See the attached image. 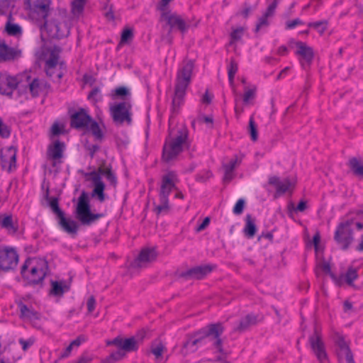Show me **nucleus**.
Here are the masks:
<instances>
[{
  "label": "nucleus",
  "instance_id": "f257e3e1",
  "mask_svg": "<svg viewBox=\"0 0 363 363\" xmlns=\"http://www.w3.org/2000/svg\"><path fill=\"white\" fill-rule=\"evenodd\" d=\"M223 331L224 327L221 323L208 324L195 333V338L186 340L184 343L183 347L189 348L191 352H195L196 350V348H194L195 346L198 345L206 346L211 344L213 348L216 349L218 352L225 354L223 348V340L220 337Z\"/></svg>",
  "mask_w": 363,
  "mask_h": 363
},
{
  "label": "nucleus",
  "instance_id": "f03ea898",
  "mask_svg": "<svg viewBox=\"0 0 363 363\" xmlns=\"http://www.w3.org/2000/svg\"><path fill=\"white\" fill-rule=\"evenodd\" d=\"M194 67L193 61L187 60L183 62L177 71L172 99V111L175 113H178L180 106L184 102L186 89L191 82Z\"/></svg>",
  "mask_w": 363,
  "mask_h": 363
},
{
  "label": "nucleus",
  "instance_id": "7ed1b4c3",
  "mask_svg": "<svg viewBox=\"0 0 363 363\" xmlns=\"http://www.w3.org/2000/svg\"><path fill=\"white\" fill-rule=\"evenodd\" d=\"M189 147L188 130L182 127L177 130L175 137L166 139L162 148V160L166 163L174 161L184 148L189 149Z\"/></svg>",
  "mask_w": 363,
  "mask_h": 363
},
{
  "label": "nucleus",
  "instance_id": "20e7f679",
  "mask_svg": "<svg viewBox=\"0 0 363 363\" xmlns=\"http://www.w3.org/2000/svg\"><path fill=\"white\" fill-rule=\"evenodd\" d=\"M177 174L174 172H169L162 177V183L159 192L158 205H155L154 211L157 215L167 214L169 213L170 206L169 203V195L173 189H176Z\"/></svg>",
  "mask_w": 363,
  "mask_h": 363
},
{
  "label": "nucleus",
  "instance_id": "39448f33",
  "mask_svg": "<svg viewBox=\"0 0 363 363\" xmlns=\"http://www.w3.org/2000/svg\"><path fill=\"white\" fill-rule=\"evenodd\" d=\"M50 19L44 22V26L51 38L61 39L69 34V18L62 13L51 14Z\"/></svg>",
  "mask_w": 363,
  "mask_h": 363
},
{
  "label": "nucleus",
  "instance_id": "423d86ee",
  "mask_svg": "<svg viewBox=\"0 0 363 363\" xmlns=\"http://www.w3.org/2000/svg\"><path fill=\"white\" fill-rule=\"evenodd\" d=\"M103 216L101 213H93L91 211L88 194L83 191L78 198L75 217L82 225H91Z\"/></svg>",
  "mask_w": 363,
  "mask_h": 363
},
{
  "label": "nucleus",
  "instance_id": "0eeeda50",
  "mask_svg": "<svg viewBox=\"0 0 363 363\" xmlns=\"http://www.w3.org/2000/svg\"><path fill=\"white\" fill-rule=\"evenodd\" d=\"M132 105L129 100L116 103L110 107V113L113 121L116 125L132 123Z\"/></svg>",
  "mask_w": 363,
  "mask_h": 363
},
{
  "label": "nucleus",
  "instance_id": "6e6552de",
  "mask_svg": "<svg viewBox=\"0 0 363 363\" xmlns=\"http://www.w3.org/2000/svg\"><path fill=\"white\" fill-rule=\"evenodd\" d=\"M50 206L53 213L57 215L59 219L58 223L61 228L67 233L75 236L77 233L79 225L74 220L65 218L64 212L59 207L58 199L56 197L51 198Z\"/></svg>",
  "mask_w": 363,
  "mask_h": 363
},
{
  "label": "nucleus",
  "instance_id": "1a4fd4ad",
  "mask_svg": "<svg viewBox=\"0 0 363 363\" xmlns=\"http://www.w3.org/2000/svg\"><path fill=\"white\" fill-rule=\"evenodd\" d=\"M352 219L339 223L334 235V240L344 250H347L353 240Z\"/></svg>",
  "mask_w": 363,
  "mask_h": 363
},
{
  "label": "nucleus",
  "instance_id": "9d476101",
  "mask_svg": "<svg viewBox=\"0 0 363 363\" xmlns=\"http://www.w3.org/2000/svg\"><path fill=\"white\" fill-rule=\"evenodd\" d=\"M29 14L38 21L45 22L50 13V0H27Z\"/></svg>",
  "mask_w": 363,
  "mask_h": 363
},
{
  "label": "nucleus",
  "instance_id": "9b49d317",
  "mask_svg": "<svg viewBox=\"0 0 363 363\" xmlns=\"http://www.w3.org/2000/svg\"><path fill=\"white\" fill-rule=\"evenodd\" d=\"M19 260V255L14 247L0 246V269L9 272L16 269Z\"/></svg>",
  "mask_w": 363,
  "mask_h": 363
},
{
  "label": "nucleus",
  "instance_id": "f8f14e48",
  "mask_svg": "<svg viewBox=\"0 0 363 363\" xmlns=\"http://www.w3.org/2000/svg\"><path fill=\"white\" fill-rule=\"evenodd\" d=\"M31 259H27L21 269V274L24 279L27 281V284L30 285H36L41 283L45 277V271L43 267L34 266L32 267L30 271L28 272V268L31 264Z\"/></svg>",
  "mask_w": 363,
  "mask_h": 363
},
{
  "label": "nucleus",
  "instance_id": "ddd939ff",
  "mask_svg": "<svg viewBox=\"0 0 363 363\" xmlns=\"http://www.w3.org/2000/svg\"><path fill=\"white\" fill-rule=\"evenodd\" d=\"M49 87L50 85L43 80L38 78L31 79V77L28 75H21V82L20 84V92H27L29 90L33 97H37L40 95L43 88Z\"/></svg>",
  "mask_w": 363,
  "mask_h": 363
},
{
  "label": "nucleus",
  "instance_id": "4468645a",
  "mask_svg": "<svg viewBox=\"0 0 363 363\" xmlns=\"http://www.w3.org/2000/svg\"><path fill=\"white\" fill-rule=\"evenodd\" d=\"M21 82V76L13 77L7 72H0V94L11 97L14 90L20 92Z\"/></svg>",
  "mask_w": 363,
  "mask_h": 363
},
{
  "label": "nucleus",
  "instance_id": "2eb2a0df",
  "mask_svg": "<svg viewBox=\"0 0 363 363\" xmlns=\"http://www.w3.org/2000/svg\"><path fill=\"white\" fill-rule=\"evenodd\" d=\"M162 12L161 19L164 21L166 24L169 26V33L174 30H178L181 33H184L187 30L189 25L181 16L176 13L166 11V10Z\"/></svg>",
  "mask_w": 363,
  "mask_h": 363
},
{
  "label": "nucleus",
  "instance_id": "dca6fc26",
  "mask_svg": "<svg viewBox=\"0 0 363 363\" xmlns=\"http://www.w3.org/2000/svg\"><path fill=\"white\" fill-rule=\"evenodd\" d=\"M309 342L317 359L320 363H323L327 359V354L321 334L316 326L314 328L313 334L309 337Z\"/></svg>",
  "mask_w": 363,
  "mask_h": 363
},
{
  "label": "nucleus",
  "instance_id": "f3484780",
  "mask_svg": "<svg viewBox=\"0 0 363 363\" xmlns=\"http://www.w3.org/2000/svg\"><path fill=\"white\" fill-rule=\"evenodd\" d=\"M91 119V116L84 108H80L70 115V126L79 130L85 129L88 128Z\"/></svg>",
  "mask_w": 363,
  "mask_h": 363
},
{
  "label": "nucleus",
  "instance_id": "a211bd4d",
  "mask_svg": "<svg viewBox=\"0 0 363 363\" xmlns=\"http://www.w3.org/2000/svg\"><path fill=\"white\" fill-rule=\"evenodd\" d=\"M107 345H113L123 352H130L136 351L138 349V342L134 337L123 339L121 337H116L111 341H108Z\"/></svg>",
  "mask_w": 363,
  "mask_h": 363
},
{
  "label": "nucleus",
  "instance_id": "6ab92c4d",
  "mask_svg": "<svg viewBox=\"0 0 363 363\" xmlns=\"http://www.w3.org/2000/svg\"><path fill=\"white\" fill-rule=\"evenodd\" d=\"M157 257V252L155 249L145 248L140 251L136 259L132 262L133 267H143L147 263L153 262Z\"/></svg>",
  "mask_w": 363,
  "mask_h": 363
},
{
  "label": "nucleus",
  "instance_id": "aec40b11",
  "mask_svg": "<svg viewBox=\"0 0 363 363\" xmlns=\"http://www.w3.org/2000/svg\"><path fill=\"white\" fill-rule=\"evenodd\" d=\"M89 176L91 177V179L94 184V189L91 192V196H96L100 202H104L105 201V184L102 182L101 177H100L99 174H97L95 171L90 172Z\"/></svg>",
  "mask_w": 363,
  "mask_h": 363
},
{
  "label": "nucleus",
  "instance_id": "412c9836",
  "mask_svg": "<svg viewBox=\"0 0 363 363\" xmlns=\"http://www.w3.org/2000/svg\"><path fill=\"white\" fill-rule=\"evenodd\" d=\"M213 270V267L209 264L197 266L183 272L182 276L185 278L201 279Z\"/></svg>",
  "mask_w": 363,
  "mask_h": 363
},
{
  "label": "nucleus",
  "instance_id": "4be33fe9",
  "mask_svg": "<svg viewBox=\"0 0 363 363\" xmlns=\"http://www.w3.org/2000/svg\"><path fill=\"white\" fill-rule=\"evenodd\" d=\"M1 162L2 168L10 172L12 167L16 166V150L13 147H9L4 152H1Z\"/></svg>",
  "mask_w": 363,
  "mask_h": 363
},
{
  "label": "nucleus",
  "instance_id": "5701e85b",
  "mask_svg": "<svg viewBox=\"0 0 363 363\" xmlns=\"http://www.w3.org/2000/svg\"><path fill=\"white\" fill-rule=\"evenodd\" d=\"M295 45L297 48L295 54L300 56L307 63L311 64L314 57L313 48L301 41L296 42Z\"/></svg>",
  "mask_w": 363,
  "mask_h": 363
},
{
  "label": "nucleus",
  "instance_id": "b1692460",
  "mask_svg": "<svg viewBox=\"0 0 363 363\" xmlns=\"http://www.w3.org/2000/svg\"><path fill=\"white\" fill-rule=\"evenodd\" d=\"M62 52V48L57 45L53 46L50 50V55L48 60L45 61V66L48 67L49 68H55L58 64V60L60 58V54ZM60 67L61 69L65 68V62L62 61L59 62Z\"/></svg>",
  "mask_w": 363,
  "mask_h": 363
},
{
  "label": "nucleus",
  "instance_id": "393cba45",
  "mask_svg": "<svg viewBox=\"0 0 363 363\" xmlns=\"http://www.w3.org/2000/svg\"><path fill=\"white\" fill-rule=\"evenodd\" d=\"M65 149V143L60 140H56L53 143L52 145L49 146L48 149V156L52 160H60L63 157Z\"/></svg>",
  "mask_w": 363,
  "mask_h": 363
},
{
  "label": "nucleus",
  "instance_id": "a878e982",
  "mask_svg": "<svg viewBox=\"0 0 363 363\" xmlns=\"http://www.w3.org/2000/svg\"><path fill=\"white\" fill-rule=\"evenodd\" d=\"M269 184L275 186L277 193L281 194L286 192L292 186V183L289 178H285L283 181H280L279 178L276 176L269 177Z\"/></svg>",
  "mask_w": 363,
  "mask_h": 363
},
{
  "label": "nucleus",
  "instance_id": "bb28decb",
  "mask_svg": "<svg viewBox=\"0 0 363 363\" xmlns=\"http://www.w3.org/2000/svg\"><path fill=\"white\" fill-rule=\"evenodd\" d=\"M257 318L254 314H248L242 318L238 324V325L234 328V331L238 333H243L248 330L252 325L257 323Z\"/></svg>",
  "mask_w": 363,
  "mask_h": 363
},
{
  "label": "nucleus",
  "instance_id": "cd10ccee",
  "mask_svg": "<svg viewBox=\"0 0 363 363\" xmlns=\"http://www.w3.org/2000/svg\"><path fill=\"white\" fill-rule=\"evenodd\" d=\"M18 308L20 310V318L23 319L28 320H37L39 318V314L37 311L33 309V308H28L23 302L18 303Z\"/></svg>",
  "mask_w": 363,
  "mask_h": 363
},
{
  "label": "nucleus",
  "instance_id": "c85d7f7f",
  "mask_svg": "<svg viewBox=\"0 0 363 363\" xmlns=\"http://www.w3.org/2000/svg\"><path fill=\"white\" fill-rule=\"evenodd\" d=\"M0 225L1 228L7 230L10 234H15L18 231V225L13 222L11 215H3L1 216Z\"/></svg>",
  "mask_w": 363,
  "mask_h": 363
},
{
  "label": "nucleus",
  "instance_id": "c756f323",
  "mask_svg": "<svg viewBox=\"0 0 363 363\" xmlns=\"http://www.w3.org/2000/svg\"><path fill=\"white\" fill-rule=\"evenodd\" d=\"M17 55V51L8 46L5 42L0 43V60L9 61L13 60Z\"/></svg>",
  "mask_w": 363,
  "mask_h": 363
},
{
  "label": "nucleus",
  "instance_id": "7c9ffc66",
  "mask_svg": "<svg viewBox=\"0 0 363 363\" xmlns=\"http://www.w3.org/2000/svg\"><path fill=\"white\" fill-rule=\"evenodd\" d=\"M257 232V226L255 220L250 214H247L245 217V225L243 229V233L247 238H252Z\"/></svg>",
  "mask_w": 363,
  "mask_h": 363
},
{
  "label": "nucleus",
  "instance_id": "2f4dec72",
  "mask_svg": "<svg viewBox=\"0 0 363 363\" xmlns=\"http://www.w3.org/2000/svg\"><path fill=\"white\" fill-rule=\"evenodd\" d=\"M50 294L55 296H62L65 292L68 291L69 287L62 281H52Z\"/></svg>",
  "mask_w": 363,
  "mask_h": 363
},
{
  "label": "nucleus",
  "instance_id": "473e14b6",
  "mask_svg": "<svg viewBox=\"0 0 363 363\" xmlns=\"http://www.w3.org/2000/svg\"><path fill=\"white\" fill-rule=\"evenodd\" d=\"M85 129L91 132L96 140L101 141L104 138V134L100 128L99 124L93 119H91V122L89 123L88 128H86Z\"/></svg>",
  "mask_w": 363,
  "mask_h": 363
},
{
  "label": "nucleus",
  "instance_id": "72a5a7b5",
  "mask_svg": "<svg viewBox=\"0 0 363 363\" xmlns=\"http://www.w3.org/2000/svg\"><path fill=\"white\" fill-rule=\"evenodd\" d=\"M238 69V63L235 62L234 59H231L230 64L228 67V79L229 83L230 86L233 87V93L235 96L238 95L236 90L234 88V78L236 72Z\"/></svg>",
  "mask_w": 363,
  "mask_h": 363
},
{
  "label": "nucleus",
  "instance_id": "f704fd0d",
  "mask_svg": "<svg viewBox=\"0 0 363 363\" xmlns=\"http://www.w3.org/2000/svg\"><path fill=\"white\" fill-rule=\"evenodd\" d=\"M337 355L340 362L345 359L347 363H354L353 354L349 346L337 350Z\"/></svg>",
  "mask_w": 363,
  "mask_h": 363
},
{
  "label": "nucleus",
  "instance_id": "c9c22d12",
  "mask_svg": "<svg viewBox=\"0 0 363 363\" xmlns=\"http://www.w3.org/2000/svg\"><path fill=\"white\" fill-rule=\"evenodd\" d=\"M238 164V158L231 160L228 164H224L225 174L223 180L225 182L230 181L233 177V171Z\"/></svg>",
  "mask_w": 363,
  "mask_h": 363
},
{
  "label": "nucleus",
  "instance_id": "e433bc0d",
  "mask_svg": "<svg viewBox=\"0 0 363 363\" xmlns=\"http://www.w3.org/2000/svg\"><path fill=\"white\" fill-rule=\"evenodd\" d=\"M349 166L354 175L363 177V162L352 157L349 161Z\"/></svg>",
  "mask_w": 363,
  "mask_h": 363
},
{
  "label": "nucleus",
  "instance_id": "4c0bfd02",
  "mask_svg": "<svg viewBox=\"0 0 363 363\" xmlns=\"http://www.w3.org/2000/svg\"><path fill=\"white\" fill-rule=\"evenodd\" d=\"M328 21L326 20L315 21V22H310L308 23V26L310 28H313L320 34L323 35L326 30L328 29Z\"/></svg>",
  "mask_w": 363,
  "mask_h": 363
},
{
  "label": "nucleus",
  "instance_id": "58836bf2",
  "mask_svg": "<svg viewBox=\"0 0 363 363\" xmlns=\"http://www.w3.org/2000/svg\"><path fill=\"white\" fill-rule=\"evenodd\" d=\"M257 87L252 85L250 87L245 86L244 89L243 102L244 104H249L250 100H252L256 96Z\"/></svg>",
  "mask_w": 363,
  "mask_h": 363
},
{
  "label": "nucleus",
  "instance_id": "ea45409f",
  "mask_svg": "<svg viewBox=\"0 0 363 363\" xmlns=\"http://www.w3.org/2000/svg\"><path fill=\"white\" fill-rule=\"evenodd\" d=\"M125 356L124 352L118 350L111 353L108 357L101 360V363H115L122 359Z\"/></svg>",
  "mask_w": 363,
  "mask_h": 363
},
{
  "label": "nucleus",
  "instance_id": "a19ab883",
  "mask_svg": "<svg viewBox=\"0 0 363 363\" xmlns=\"http://www.w3.org/2000/svg\"><path fill=\"white\" fill-rule=\"evenodd\" d=\"M345 275V281L349 286H353V282L358 278V274L356 269L350 267Z\"/></svg>",
  "mask_w": 363,
  "mask_h": 363
},
{
  "label": "nucleus",
  "instance_id": "79ce46f5",
  "mask_svg": "<svg viewBox=\"0 0 363 363\" xmlns=\"http://www.w3.org/2000/svg\"><path fill=\"white\" fill-rule=\"evenodd\" d=\"M164 350L165 347L161 342L153 343L151 346V352L155 355L157 360L162 357Z\"/></svg>",
  "mask_w": 363,
  "mask_h": 363
},
{
  "label": "nucleus",
  "instance_id": "37998d69",
  "mask_svg": "<svg viewBox=\"0 0 363 363\" xmlns=\"http://www.w3.org/2000/svg\"><path fill=\"white\" fill-rule=\"evenodd\" d=\"M6 30L9 35L13 36H18L22 33L21 28L18 24L11 23L10 22L6 23Z\"/></svg>",
  "mask_w": 363,
  "mask_h": 363
},
{
  "label": "nucleus",
  "instance_id": "c03bdc74",
  "mask_svg": "<svg viewBox=\"0 0 363 363\" xmlns=\"http://www.w3.org/2000/svg\"><path fill=\"white\" fill-rule=\"evenodd\" d=\"M129 90L125 86H118L116 87L111 94V96L113 99L116 98H123L127 96H130Z\"/></svg>",
  "mask_w": 363,
  "mask_h": 363
},
{
  "label": "nucleus",
  "instance_id": "a18cd8bd",
  "mask_svg": "<svg viewBox=\"0 0 363 363\" xmlns=\"http://www.w3.org/2000/svg\"><path fill=\"white\" fill-rule=\"evenodd\" d=\"M86 0H73L72 11L74 14H80L84 11Z\"/></svg>",
  "mask_w": 363,
  "mask_h": 363
},
{
  "label": "nucleus",
  "instance_id": "49530a36",
  "mask_svg": "<svg viewBox=\"0 0 363 363\" xmlns=\"http://www.w3.org/2000/svg\"><path fill=\"white\" fill-rule=\"evenodd\" d=\"M249 133L251 140L254 142L257 141L258 139L257 128L252 116L250 117L249 121Z\"/></svg>",
  "mask_w": 363,
  "mask_h": 363
},
{
  "label": "nucleus",
  "instance_id": "de8ad7c7",
  "mask_svg": "<svg viewBox=\"0 0 363 363\" xmlns=\"http://www.w3.org/2000/svg\"><path fill=\"white\" fill-rule=\"evenodd\" d=\"M88 99L92 101L94 104H96L102 100V96L101 94L100 89L94 87L89 94Z\"/></svg>",
  "mask_w": 363,
  "mask_h": 363
},
{
  "label": "nucleus",
  "instance_id": "09e8293b",
  "mask_svg": "<svg viewBox=\"0 0 363 363\" xmlns=\"http://www.w3.org/2000/svg\"><path fill=\"white\" fill-rule=\"evenodd\" d=\"M334 341L337 346V350H340L349 346L348 343L345 341L343 335L338 333H335Z\"/></svg>",
  "mask_w": 363,
  "mask_h": 363
},
{
  "label": "nucleus",
  "instance_id": "8fccbe9b",
  "mask_svg": "<svg viewBox=\"0 0 363 363\" xmlns=\"http://www.w3.org/2000/svg\"><path fill=\"white\" fill-rule=\"evenodd\" d=\"M243 35V28H238L232 31L230 33V44L232 45L235 42L241 39L242 36Z\"/></svg>",
  "mask_w": 363,
  "mask_h": 363
},
{
  "label": "nucleus",
  "instance_id": "3c124183",
  "mask_svg": "<svg viewBox=\"0 0 363 363\" xmlns=\"http://www.w3.org/2000/svg\"><path fill=\"white\" fill-rule=\"evenodd\" d=\"M106 179L111 185L116 186L117 184V177L114 172L112 171L111 167L109 165L108 170L106 172Z\"/></svg>",
  "mask_w": 363,
  "mask_h": 363
},
{
  "label": "nucleus",
  "instance_id": "603ef678",
  "mask_svg": "<svg viewBox=\"0 0 363 363\" xmlns=\"http://www.w3.org/2000/svg\"><path fill=\"white\" fill-rule=\"evenodd\" d=\"M245 201L243 199H240L236 202L234 208H233V213L235 215H240L242 213L244 208H245Z\"/></svg>",
  "mask_w": 363,
  "mask_h": 363
},
{
  "label": "nucleus",
  "instance_id": "864d4df0",
  "mask_svg": "<svg viewBox=\"0 0 363 363\" xmlns=\"http://www.w3.org/2000/svg\"><path fill=\"white\" fill-rule=\"evenodd\" d=\"M133 37V33L131 29L126 28L123 30L121 37V43H125L130 40Z\"/></svg>",
  "mask_w": 363,
  "mask_h": 363
},
{
  "label": "nucleus",
  "instance_id": "5fc2aeb1",
  "mask_svg": "<svg viewBox=\"0 0 363 363\" xmlns=\"http://www.w3.org/2000/svg\"><path fill=\"white\" fill-rule=\"evenodd\" d=\"M267 18L268 16H266L264 14L259 18L255 30L256 33L259 32L262 27H266L268 26L269 23Z\"/></svg>",
  "mask_w": 363,
  "mask_h": 363
},
{
  "label": "nucleus",
  "instance_id": "6e6d98bb",
  "mask_svg": "<svg viewBox=\"0 0 363 363\" xmlns=\"http://www.w3.org/2000/svg\"><path fill=\"white\" fill-rule=\"evenodd\" d=\"M10 130L7 125L4 124L2 119L0 118V135L3 138H9L10 135Z\"/></svg>",
  "mask_w": 363,
  "mask_h": 363
},
{
  "label": "nucleus",
  "instance_id": "4d7b16f0",
  "mask_svg": "<svg viewBox=\"0 0 363 363\" xmlns=\"http://www.w3.org/2000/svg\"><path fill=\"white\" fill-rule=\"evenodd\" d=\"M86 306L89 313H92L94 311L96 306V299L94 296H91L88 298Z\"/></svg>",
  "mask_w": 363,
  "mask_h": 363
},
{
  "label": "nucleus",
  "instance_id": "13d9d810",
  "mask_svg": "<svg viewBox=\"0 0 363 363\" xmlns=\"http://www.w3.org/2000/svg\"><path fill=\"white\" fill-rule=\"evenodd\" d=\"M277 6V1L274 0V2H272L267 8V11L264 13L266 16H273L274 11Z\"/></svg>",
  "mask_w": 363,
  "mask_h": 363
},
{
  "label": "nucleus",
  "instance_id": "bf43d9fd",
  "mask_svg": "<svg viewBox=\"0 0 363 363\" xmlns=\"http://www.w3.org/2000/svg\"><path fill=\"white\" fill-rule=\"evenodd\" d=\"M303 21L300 20L299 18H295L292 21H289L286 22V28L287 29H292L295 28L296 26L303 24Z\"/></svg>",
  "mask_w": 363,
  "mask_h": 363
},
{
  "label": "nucleus",
  "instance_id": "052dcab7",
  "mask_svg": "<svg viewBox=\"0 0 363 363\" xmlns=\"http://www.w3.org/2000/svg\"><path fill=\"white\" fill-rule=\"evenodd\" d=\"M93 359L92 355L84 354L80 356L76 363H90Z\"/></svg>",
  "mask_w": 363,
  "mask_h": 363
},
{
  "label": "nucleus",
  "instance_id": "680f3d73",
  "mask_svg": "<svg viewBox=\"0 0 363 363\" xmlns=\"http://www.w3.org/2000/svg\"><path fill=\"white\" fill-rule=\"evenodd\" d=\"M19 343L22 346V349L24 351H26L28 349V347H30L33 344V341L31 340H26L23 339H20Z\"/></svg>",
  "mask_w": 363,
  "mask_h": 363
},
{
  "label": "nucleus",
  "instance_id": "e2e57ef3",
  "mask_svg": "<svg viewBox=\"0 0 363 363\" xmlns=\"http://www.w3.org/2000/svg\"><path fill=\"white\" fill-rule=\"evenodd\" d=\"M331 278L333 279V280L335 281V283L337 286H342V284L344 282H345V275L344 274H342L340 277H336L335 275V274H331Z\"/></svg>",
  "mask_w": 363,
  "mask_h": 363
},
{
  "label": "nucleus",
  "instance_id": "0e129e2a",
  "mask_svg": "<svg viewBox=\"0 0 363 363\" xmlns=\"http://www.w3.org/2000/svg\"><path fill=\"white\" fill-rule=\"evenodd\" d=\"M52 134L53 135H59L63 133L62 128L60 127L59 124L55 123L51 128Z\"/></svg>",
  "mask_w": 363,
  "mask_h": 363
},
{
  "label": "nucleus",
  "instance_id": "69168bd1",
  "mask_svg": "<svg viewBox=\"0 0 363 363\" xmlns=\"http://www.w3.org/2000/svg\"><path fill=\"white\" fill-rule=\"evenodd\" d=\"M86 149L89 152V155L91 158L94 157L95 153L100 149V147L98 145H89Z\"/></svg>",
  "mask_w": 363,
  "mask_h": 363
},
{
  "label": "nucleus",
  "instance_id": "338daca9",
  "mask_svg": "<svg viewBox=\"0 0 363 363\" xmlns=\"http://www.w3.org/2000/svg\"><path fill=\"white\" fill-rule=\"evenodd\" d=\"M210 223V218L208 217H206L203 222L197 227L196 231L200 232L204 230Z\"/></svg>",
  "mask_w": 363,
  "mask_h": 363
},
{
  "label": "nucleus",
  "instance_id": "774afa93",
  "mask_svg": "<svg viewBox=\"0 0 363 363\" xmlns=\"http://www.w3.org/2000/svg\"><path fill=\"white\" fill-rule=\"evenodd\" d=\"M74 347L72 346H71V345L69 344L66 348L65 350H64V352L62 353H61V354L60 355V359H65V358H67L68 357L71 352H72V350Z\"/></svg>",
  "mask_w": 363,
  "mask_h": 363
}]
</instances>
